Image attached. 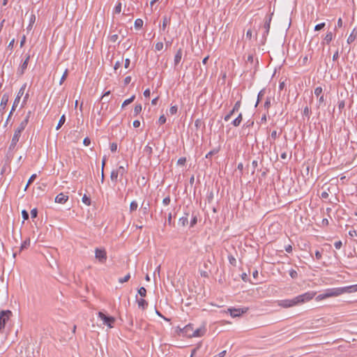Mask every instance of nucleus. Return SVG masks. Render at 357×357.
I'll list each match as a JSON object with an SVG mask.
<instances>
[{
  "mask_svg": "<svg viewBox=\"0 0 357 357\" xmlns=\"http://www.w3.org/2000/svg\"><path fill=\"white\" fill-rule=\"evenodd\" d=\"M315 294V292L308 291L301 295H298L292 299L278 301V305L284 308L291 307L310 301L314 298Z\"/></svg>",
  "mask_w": 357,
  "mask_h": 357,
  "instance_id": "1",
  "label": "nucleus"
},
{
  "mask_svg": "<svg viewBox=\"0 0 357 357\" xmlns=\"http://www.w3.org/2000/svg\"><path fill=\"white\" fill-rule=\"evenodd\" d=\"M31 112L29 111L24 118V119L20 123L18 127L15 130L14 135L13 136L9 149H14L17 144V143L19 142L20 137L21 136V134L22 131L25 129L26 126H27L29 118L31 116Z\"/></svg>",
  "mask_w": 357,
  "mask_h": 357,
  "instance_id": "2",
  "label": "nucleus"
},
{
  "mask_svg": "<svg viewBox=\"0 0 357 357\" xmlns=\"http://www.w3.org/2000/svg\"><path fill=\"white\" fill-rule=\"evenodd\" d=\"M12 316L10 310H1L0 312V331H2L5 328L6 323L9 320Z\"/></svg>",
  "mask_w": 357,
  "mask_h": 357,
  "instance_id": "3",
  "label": "nucleus"
},
{
  "mask_svg": "<svg viewBox=\"0 0 357 357\" xmlns=\"http://www.w3.org/2000/svg\"><path fill=\"white\" fill-rule=\"evenodd\" d=\"M98 317L102 321L104 325H107L109 328L113 327L112 324L115 321V319L113 317L107 316L102 312H99Z\"/></svg>",
  "mask_w": 357,
  "mask_h": 357,
  "instance_id": "4",
  "label": "nucleus"
},
{
  "mask_svg": "<svg viewBox=\"0 0 357 357\" xmlns=\"http://www.w3.org/2000/svg\"><path fill=\"white\" fill-rule=\"evenodd\" d=\"M314 94L318 99V102H319L318 107H319L322 105L325 104L326 100H325L324 94L323 93L322 87L317 86V88H315Z\"/></svg>",
  "mask_w": 357,
  "mask_h": 357,
  "instance_id": "5",
  "label": "nucleus"
},
{
  "mask_svg": "<svg viewBox=\"0 0 357 357\" xmlns=\"http://www.w3.org/2000/svg\"><path fill=\"white\" fill-rule=\"evenodd\" d=\"M327 298L330 297H336L342 295V289L341 287H335L328 289L325 291Z\"/></svg>",
  "mask_w": 357,
  "mask_h": 357,
  "instance_id": "6",
  "label": "nucleus"
},
{
  "mask_svg": "<svg viewBox=\"0 0 357 357\" xmlns=\"http://www.w3.org/2000/svg\"><path fill=\"white\" fill-rule=\"evenodd\" d=\"M95 256L100 262H104L107 259L106 252L103 249L96 248L95 250Z\"/></svg>",
  "mask_w": 357,
  "mask_h": 357,
  "instance_id": "7",
  "label": "nucleus"
},
{
  "mask_svg": "<svg viewBox=\"0 0 357 357\" xmlns=\"http://www.w3.org/2000/svg\"><path fill=\"white\" fill-rule=\"evenodd\" d=\"M228 310L229 311L230 315L232 317H237L246 312L248 309L244 310L243 308H230L228 309Z\"/></svg>",
  "mask_w": 357,
  "mask_h": 357,
  "instance_id": "8",
  "label": "nucleus"
},
{
  "mask_svg": "<svg viewBox=\"0 0 357 357\" xmlns=\"http://www.w3.org/2000/svg\"><path fill=\"white\" fill-rule=\"evenodd\" d=\"M26 87V84H24L20 89V90L17 93V95L14 100L13 107H16L17 106L18 103L20 102L21 97L23 96V94L24 93Z\"/></svg>",
  "mask_w": 357,
  "mask_h": 357,
  "instance_id": "9",
  "label": "nucleus"
},
{
  "mask_svg": "<svg viewBox=\"0 0 357 357\" xmlns=\"http://www.w3.org/2000/svg\"><path fill=\"white\" fill-rule=\"evenodd\" d=\"M192 332H194V327L191 324L185 326L182 330V333L188 337H192Z\"/></svg>",
  "mask_w": 357,
  "mask_h": 357,
  "instance_id": "10",
  "label": "nucleus"
},
{
  "mask_svg": "<svg viewBox=\"0 0 357 357\" xmlns=\"http://www.w3.org/2000/svg\"><path fill=\"white\" fill-rule=\"evenodd\" d=\"M342 294H351L357 291V284L341 287Z\"/></svg>",
  "mask_w": 357,
  "mask_h": 357,
  "instance_id": "11",
  "label": "nucleus"
},
{
  "mask_svg": "<svg viewBox=\"0 0 357 357\" xmlns=\"http://www.w3.org/2000/svg\"><path fill=\"white\" fill-rule=\"evenodd\" d=\"M30 59V56L28 55L24 62L22 63L19 69L17 70V74L20 75H22L24 73V70L26 69L29 61Z\"/></svg>",
  "mask_w": 357,
  "mask_h": 357,
  "instance_id": "12",
  "label": "nucleus"
},
{
  "mask_svg": "<svg viewBox=\"0 0 357 357\" xmlns=\"http://www.w3.org/2000/svg\"><path fill=\"white\" fill-rule=\"evenodd\" d=\"M206 331V330L204 326L197 328L196 329L194 328V332H192V337H202L205 334Z\"/></svg>",
  "mask_w": 357,
  "mask_h": 357,
  "instance_id": "13",
  "label": "nucleus"
},
{
  "mask_svg": "<svg viewBox=\"0 0 357 357\" xmlns=\"http://www.w3.org/2000/svg\"><path fill=\"white\" fill-rule=\"evenodd\" d=\"M68 199V196L66 195L64 193H59L56 197H55V202L59 203V204H64L67 202Z\"/></svg>",
  "mask_w": 357,
  "mask_h": 357,
  "instance_id": "14",
  "label": "nucleus"
},
{
  "mask_svg": "<svg viewBox=\"0 0 357 357\" xmlns=\"http://www.w3.org/2000/svg\"><path fill=\"white\" fill-rule=\"evenodd\" d=\"M182 55H183V52H182V50L180 48L178 50V51L176 52L175 56H174V66H177L181 60V58H182Z\"/></svg>",
  "mask_w": 357,
  "mask_h": 357,
  "instance_id": "15",
  "label": "nucleus"
},
{
  "mask_svg": "<svg viewBox=\"0 0 357 357\" xmlns=\"http://www.w3.org/2000/svg\"><path fill=\"white\" fill-rule=\"evenodd\" d=\"M271 21V17H267L264 25V35H268L270 30V24Z\"/></svg>",
  "mask_w": 357,
  "mask_h": 357,
  "instance_id": "16",
  "label": "nucleus"
},
{
  "mask_svg": "<svg viewBox=\"0 0 357 357\" xmlns=\"http://www.w3.org/2000/svg\"><path fill=\"white\" fill-rule=\"evenodd\" d=\"M8 95L7 94H3L2 98H1V103H0V107H1V109H4L7 105V103L8 102Z\"/></svg>",
  "mask_w": 357,
  "mask_h": 357,
  "instance_id": "17",
  "label": "nucleus"
},
{
  "mask_svg": "<svg viewBox=\"0 0 357 357\" xmlns=\"http://www.w3.org/2000/svg\"><path fill=\"white\" fill-rule=\"evenodd\" d=\"M242 121H243L242 113H239L238 116L231 122V124L235 127H238L240 126Z\"/></svg>",
  "mask_w": 357,
  "mask_h": 357,
  "instance_id": "18",
  "label": "nucleus"
},
{
  "mask_svg": "<svg viewBox=\"0 0 357 357\" xmlns=\"http://www.w3.org/2000/svg\"><path fill=\"white\" fill-rule=\"evenodd\" d=\"M138 307L142 310H145L148 306V302L144 298H140L137 301Z\"/></svg>",
  "mask_w": 357,
  "mask_h": 357,
  "instance_id": "19",
  "label": "nucleus"
},
{
  "mask_svg": "<svg viewBox=\"0 0 357 357\" xmlns=\"http://www.w3.org/2000/svg\"><path fill=\"white\" fill-rule=\"evenodd\" d=\"M144 153L150 158L153 153V148L149 145V143L144 149Z\"/></svg>",
  "mask_w": 357,
  "mask_h": 357,
  "instance_id": "20",
  "label": "nucleus"
},
{
  "mask_svg": "<svg viewBox=\"0 0 357 357\" xmlns=\"http://www.w3.org/2000/svg\"><path fill=\"white\" fill-rule=\"evenodd\" d=\"M356 37H357V31H356V29H354L347 38V43L349 44L353 43L355 40V39L356 38Z\"/></svg>",
  "mask_w": 357,
  "mask_h": 357,
  "instance_id": "21",
  "label": "nucleus"
},
{
  "mask_svg": "<svg viewBox=\"0 0 357 357\" xmlns=\"http://www.w3.org/2000/svg\"><path fill=\"white\" fill-rule=\"evenodd\" d=\"M333 38V33L331 31H328L326 33V36H325V38L324 39L323 43H326V44L328 45V44H329L332 41Z\"/></svg>",
  "mask_w": 357,
  "mask_h": 357,
  "instance_id": "22",
  "label": "nucleus"
},
{
  "mask_svg": "<svg viewBox=\"0 0 357 357\" xmlns=\"http://www.w3.org/2000/svg\"><path fill=\"white\" fill-rule=\"evenodd\" d=\"M188 214L186 213L185 216H183L179 218L178 220V224L181 226L184 227L188 223Z\"/></svg>",
  "mask_w": 357,
  "mask_h": 357,
  "instance_id": "23",
  "label": "nucleus"
},
{
  "mask_svg": "<svg viewBox=\"0 0 357 357\" xmlns=\"http://www.w3.org/2000/svg\"><path fill=\"white\" fill-rule=\"evenodd\" d=\"M149 210V204H145L143 202L141 206L140 211L142 212L144 215H147Z\"/></svg>",
  "mask_w": 357,
  "mask_h": 357,
  "instance_id": "24",
  "label": "nucleus"
},
{
  "mask_svg": "<svg viewBox=\"0 0 357 357\" xmlns=\"http://www.w3.org/2000/svg\"><path fill=\"white\" fill-rule=\"evenodd\" d=\"M138 208V204L136 201L131 202L130 204V213L135 211Z\"/></svg>",
  "mask_w": 357,
  "mask_h": 357,
  "instance_id": "25",
  "label": "nucleus"
},
{
  "mask_svg": "<svg viewBox=\"0 0 357 357\" xmlns=\"http://www.w3.org/2000/svg\"><path fill=\"white\" fill-rule=\"evenodd\" d=\"M142 105H140V104L136 105L134 108V116H137L142 112Z\"/></svg>",
  "mask_w": 357,
  "mask_h": 357,
  "instance_id": "26",
  "label": "nucleus"
},
{
  "mask_svg": "<svg viewBox=\"0 0 357 357\" xmlns=\"http://www.w3.org/2000/svg\"><path fill=\"white\" fill-rule=\"evenodd\" d=\"M65 121H66V116H65V114H63L59 121V123L57 124L56 129L59 130L64 124Z\"/></svg>",
  "mask_w": 357,
  "mask_h": 357,
  "instance_id": "27",
  "label": "nucleus"
},
{
  "mask_svg": "<svg viewBox=\"0 0 357 357\" xmlns=\"http://www.w3.org/2000/svg\"><path fill=\"white\" fill-rule=\"evenodd\" d=\"M135 98V96L133 95L130 98L126 99V100H124L123 104H122V107H124L126 105H128L130 104L131 102H132L134 101Z\"/></svg>",
  "mask_w": 357,
  "mask_h": 357,
  "instance_id": "28",
  "label": "nucleus"
},
{
  "mask_svg": "<svg viewBox=\"0 0 357 357\" xmlns=\"http://www.w3.org/2000/svg\"><path fill=\"white\" fill-rule=\"evenodd\" d=\"M29 245H30V239L27 238L21 245L20 250V251L23 250L24 249L28 248L29 246Z\"/></svg>",
  "mask_w": 357,
  "mask_h": 357,
  "instance_id": "29",
  "label": "nucleus"
},
{
  "mask_svg": "<svg viewBox=\"0 0 357 357\" xmlns=\"http://www.w3.org/2000/svg\"><path fill=\"white\" fill-rule=\"evenodd\" d=\"M143 20L142 19H137L135 22V27L136 29H140L143 26Z\"/></svg>",
  "mask_w": 357,
  "mask_h": 357,
  "instance_id": "30",
  "label": "nucleus"
},
{
  "mask_svg": "<svg viewBox=\"0 0 357 357\" xmlns=\"http://www.w3.org/2000/svg\"><path fill=\"white\" fill-rule=\"evenodd\" d=\"M169 22H170V20L168 17H164L163 20H162V30L165 29L166 26L169 23Z\"/></svg>",
  "mask_w": 357,
  "mask_h": 357,
  "instance_id": "31",
  "label": "nucleus"
},
{
  "mask_svg": "<svg viewBox=\"0 0 357 357\" xmlns=\"http://www.w3.org/2000/svg\"><path fill=\"white\" fill-rule=\"evenodd\" d=\"M116 171L121 176H123V174H125L127 172L126 168L123 166H120Z\"/></svg>",
  "mask_w": 357,
  "mask_h": 357,
  "instance_id": "32",
  "label": "nucleus"
},
{
  "mask_svg": "<svg viewBox=\"0 0 357 357\" xmlns=\"http://www.w3.org/2000/svg\"><path fill=\"white\" fill-rule=\"evenodd\" d=\"M82 202L87 206H90L91 205V199L89 197H87L86 195H84L82 197Z\"/></svg>",
  "mask_w": 357,
  "mask_h": 357,
  "instance_id": "33",
  "label": "nucleus"
},
{
  "mask_svg": "<svg viewBox=\"0 0 357 357\" xmlns=\"http://www.w3.org/2000/svg\"><path fill=\"white\" fill-rule=\"evenodd\" d=\"M130 273H128L125 277H123L122 278H119V282L121 283V284L126 282L130 280Z\"/></svg>",
  "mask_w": 357,
  "mask_h": 357,
  "instance_id": "34",
  "label": "nucleus"
},
{
  "mask_svg": "<svg viewBox=\"0 0 357 357\" xmlns=\"http://www.w3.org/2000/svg\"><path fill=\"white\" fill-rule=\"evenodd\" d=\"M138 294L142 297H145L146 296V289L144 287H142L138 289Z\"/></svg>",
  "mask_w": 357,
  "mask_h": 357,
  "instance_id": "35",
  "label": "nucleus"
},
{
  "mask_svg": "<svg viewBox=\"0 0 357 357\" xmlns=\"http://www.w3.org/2000/svg\"><path fill=\"white\" fill-rule=\"evenodd\" d=\"M119 174L116 170H112L111 172L110 178L112 181H116L117 180Z\"/></svg>",
  "mask_w": 357,
  "mask_h": 357,
  "instance_id": "36",
  "label": "nucleus"
},
{
  "mask_svg": "<svg viewBox=\"0 0 357 357\" xmlns=\"http://www.w3.org/2000/svg\"><path fill=\"white\" fill-rule=\"evenodd\" d=\"M310 114H311V111H310V108L307 106H306L303 109V115H305V116H307L309 119L310 116Z\"/></svg>",
  "mask_w": 357,
  "mask_h": 357,
  "instance_id": "37",
  "label": "nucleus"
},
{
  "mask_svg": "<svg viewBox=\"0 0 357 357\" xmlns=\"http://www.w3.org/2000/svg\"><path fill=\"white\" fill-rule=\"evenodd\" d=\"M289 275L291 278L295 279L298 277V273L296 270L291 269L289 271Z\"/></svg>",
  "mask_w": 357,
  "mask_h": 357,
  "instance_id": "38",
  "label": "nucleus"
},
{
  "mask_svg": "<svg viewBox=\"0 0 357 357\" xmlns=\"http://www.w3.org/2000/svg\"><path fill=\"white\" fill-rule=\"evenodd\" d=\"M326 298H328L327 296H326V294L325 293V291L323 293V294H319L317 297H316V300L319 301H321V300H324V299H326Z\"/></svg>",
  "mask_w": 357,
  "mask_h": 357,
  "instance_id": "39",
  "label": "nucleus"
},
{
  "mask_svg": "<svg viewBox=\"0 0 357 357\" xmlns=\"http://www.w3.org/2000/svg\"><path fill=\"white\" fill-rule=\"evenodd\" d=\"M114 13L119 14L121 12V3H119L114 8Z\"/></svg>",
  "mask_w": 357,
  "mask_h": 357,
  "instance_id": "40",
  "label": "nucleus"
},
{
  "mask_svg": "<svg viewBox=\"0 0 357 357\" xmlns=\"http://www.w3.org/2000/svg\"><path fill=\"white\" fill-rule=\"evenodd\" d=\"M68 69H66L60 79V82H59L60 84H62V83L66 80V79L68 76Z\"/></svg>",
  "mask_w": 357,
  "mask_h": 357,
  "instance_id": "41",
  "label": "nucleus"
},
{
  "mask_svg": "<svg viewBox=\"0 0 357 357\" xmlns=\"http://www.w3.org/2000/svg\"><path fill=\"white\" fill-rule=\"evenodd\" d=\"M236 112H233V109L224 117L225 121H229L231 116L235 113Z\"/></svg>",
  "mask_w": 357,
  "mask_h": 357,
  "instance_id": "42",
  "label": "nucleus"
},
{
  "mask_svg": "<svg viewBox=\"0 0 357 357\" xmlns=\"http://www.w3.org/2000/svg\"><path fill=\"white\" fill-rule=\"evenodd\" d=\"M185 162H186V158L185 157H181L178 160L177 165L183 166V165H185Z\"/></svg>",
  "mask_w": 357,
  "mask_h": 357,
  "instance_id": "43",
  "label": "nucleus"
},
{
  "mask_svg": "<svg viewBox=\"0 0 357 357\" xmlns=\"http://www.w3.org/2000/svg\"><path fill=\"white\" fill-rule=\"evenodd\" d=\"M36 178V174H33L31 176V177L29 178V181H28V183L25 187V190L28 188V186L35 180V178Z\"/></svg>",
  "mask_w": 357,
  "mask_h": 357,
  "instance_id": "44",
  "label": "nucleus"
},
{
  "mask_svg": "<svg viewBox=\"0 0 357 357\" xmlns=\"http://www.w3.org/2000/svg\"><path fill=\"white\" fill-rule=\"evenodd\" d=\"M240 107H241V101L238 100L235 103V105L233 107V112H238L239 110Z\"/></svg>",
  "mask_w": 357,
  "mask_h": 357,
  "instance_id": "45",
  "label": "nucleus"
},
{
  "mask_svg": "<svg viewBox=\"0 0 357 357\" xmlns=\"http://www.w3.org/2000/svg\"><path fill=\"white\" fill-rule=\"evenodd\" d=\"M155 50L160 51L163 48V43L162 42H158L155 44Z\"/></svg>",
  "mask_w": 357,
  "mask_h": 357,
  "instance_id": "46",
  "label": "nucleus"
},
{
  "mask_svg": "<svg viewBox=\"0 0 357 357\" xmlns=\"http://www.w3.org/2000/svg\"><path fill=\"white\" fill-rule=\"evenodd\" d=\"M177 109H177V107H176V106H172V107L169 108V114H170L171 115H174V114H176V112H177Z\"/></svg>",
  "mask_w": 357,
  "mask_h": 357,
  "instance_id": "47",
  "label": "nucleus"
},
{
  "mask_svg": "<svg viewBox=\"0 0 357 357\" xmlns=\"http://www.w3.org/2000/svg\"><path fill=\"white\" fill-rule=\"evenodd\" d=\"M324 26H325L324 22L318 24L314 26V30L319 31V30L322 29Z\"/></svg>",
  "mask_w": 357,
  "mask_h": 357,
  "instance_id": "48",
  "label": "nucleus"
},
{
  "mask_svg": "<svg viewBox=\"0 0 357 357\" xmlns=\"http://www.w3.org/2000/svg\"><path fill=\"white\" fill-rule=\"evenodd\" d=\"M218 150L217 149H214L213 151H211L210 152H208L206 155V158H208L210 157H211L214 154H216L218 153Z\"/></svg>",
  "mask_w": 357,
  "mask_h": 357,
  "instance_id": "49",
  "label": "nucleus"
},
{
  "mask_svg": "<svg viewBox=\"0 0 357 357\" xmlns=\"http://www.w3.org/2000/svg\"><path fill=\"white\" fill-rule=\"evenodd\" d=\"M166 117L164 114L161 115L158 119V122L160 124H164L166 122Z\"/></svg>",
  "mask_w": 357,
  "mask_h": 357,
  "instance_id": "50",
  "label": "nucleus"
},
{
  "mask_svg": "<svg viewBox=\"0 0 357 357\" xmlns=\"http://www.w3.org/2000/svg\"><path fill=\"white\" fill-rule=\"evenodd\" d=\"M37 215H38V211L36 208H33L31 211V216L32 218H35L37 217Z\"/></svg>",
  "mask_w": 357,
  "mask_h": 357,
  "instance_id": "51",
  "label": "nucleus"
},
{
  "mask_svg": "<svg viewBox=\"0 0 357 357\" xmlns=\"http://www.w3.org/2000/svg\"><path fill=\"white\" fill-rule=\"evenodd\" d=\"M342 245V241H336L334 243V246L336 249L339 250L341 248Z\"/></svg>",
  "mask_w": 357,
  "mask_h": 357,
  "instance_id": "52",
  "label": "nucleus"
},
{
  "mask_svg": "<svg viewBox=\"0 0 357 357\" xmlns=\"http://www.w3.org/2000/svg\"><path fill=\"white\" fill-rule=\"evenodd\" d=\"M22 218L24 220H28L29 219V213L26 210H23L22 211Z\"/></svg>",
  "mask_w": 357,
  "mask_h": 357,
  "instance_id": "53",
  "label": "nucleus"
},
{
  "mask_svg": "<svg viewBox=\"0 0 357 357\" xmlns=\"http://www.w3.org/2000/svg\"><path fill=\"white\" fill-rule=\"evenodd\" d=\"M83 144L84 146H89L91 144V139L89 137H85L83 140Z\"/></svg>",
  "mask_w": 357,
  "mask_h": 357,
  "instance_id": "54",
  "label": "nucleus"
},
{
  "mask_svg": "<svg viewBox=\"0 0 357 357\" xmlns=\"http://www.w3.org/2000/svg\"><path fill=\"white\" fill-rule=\"evenodd\" d=\"M110 149L112 152H115L117 150V144L116 143H112L110 145Z\"/></svg>",
  "mask_w": 357,
  "mask_h": 357,
  "instance_id": "55",
  "label": "nucleus"
},
{
  "mask_svg": "<svg viewBox=\"0 0 357 357\" xmlns=\"http://www.w3.org/2000/svg\"><path fill=\"white\" fill-rule=\"evenodd\" d=\"M264 91H261L259 93V94H258V98H257V101L256 105H255V106H256V107L257 106L258 103L259 102L260 99H261V98H262V96H264Z\"/></svg>",
  "mask_w": 357,
  "mask_h": 357,
  "instance_id": "56",
  "label": "nucleus"
},
{
  "mask_svg": "<svg viewBox=\"0 0 357 357\" xmlns=\"http://www.w3.org/2000/svg\"><path fill=\"white\" fill-rule=\"evenodd\" d=\"M170 201H171V200H170V197H165V198H164V199H163V200H162V203H163V204H165V205H166V206H167V205H169V204Z\"/></svg>",
  "mask_w": 357,
  "mask_h": 357,
  "instance_id": "57",
  "label": "nucleus"
},
{
  "mask_svg": "<svg viewBox=\"0 0 357 357\" xmlns=\"http://www.w3.org/2000/svg\"><path fill=\"white\" fill-rule=\"evenodd\" d=\"M349 235L351 236V237H356L357 236V231L356 230H350L349 231Z\"/></svg>",
  "mask_w": 357,
  "mask_h": 357,
  "instance_id": "58",
  "label": "nucleus"
},
{
  "mask_svg": "<svg viewBox=\"0 0 357 357\" xmlns=\"http://www.w3.org/2000/svg\"><path fill=\"white\" fill-rule=\"evenodd\" d=\"M254 61V57H253V54H250L248 56V58H247V62H250V63H252Z\"/></svg>",
  "mask_w": 357,
  "mask_h": 357,
  "instance_id": "59",
  "label": "nucleus"
},
{
  "mask_svg": "<svg viewBox=\"0 0 357 357\" xmlns=\"http://www.w3.org/2000/svg\"><path fill=\"white\" fill-rule=\"evenodd\" d=\"M344 106H345V104H344V100H341V101H340L338 102V108H339V109L341 110V109H344Z\"/></svg>",
  "mask_w": 357,
  "mask_h": 357,
  "instance_id": "60",
  "label": "nucleus"
},
{
  "mask_svg": "<svg viewBox=\"0 0 357 357\" xmlns=\"http://www.w3.org/2000/svg\"><path fill=\"white\" fill-rule=\"evenodd\" d=\"M197 222V217L194 216L190 221V227H193Z\"/></svg>",
  "mask_w": 357,
  "mask_h": 357,
  "instance_id": "61",
  "label": "nucleus"
},
{
  "mask_svg": "<svg viewBox=\"0 0 357 357\" xmlns=\"http://www.w3.org/2000/svg\"><path fill=\"white\" fill-rule=\"evenodd\" d=\"M271 137L272 139H275L278 137V132L276 130H273Z\"/></svg>",
  "mask_w": 357,
  "mask_h": 357,
  "instance_id": "62",
  "label": "nucleus"
},
{
  "mask_svg": "<svg viewBox=\"0 0 357 357\" xmlns=\"http://www.w3.org/2000/svg\"><path fill=\"white\" fill-rule=\"evenodd\" d=\"M284 250L286 252L290 253L292 251V246L291 245H288L284 247Z\"/></svg>",
  "mask_w": 357,
  "mask_h": 357,
  "instance_id": "63",
  "label": "nucleus"
},
{
  "mask_svg": "<svg viewBox=\"0 0 357 357\" xmlns=\"http://www.w3.org/2000/svg\"><path fill=\"white\" fill-rule=\"evenodd\" d=\"M315 257L317 259H320L322 257L321 252H319V250H317L315 252Z\"/></svg>",
  "mask_w": 357,
  "mask_h": 357,
  "instance_id": "64",
  "label": "nucleus"
}]
</instances>
